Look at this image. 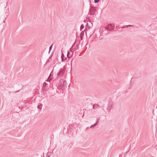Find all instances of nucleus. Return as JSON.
<instances>
[{
	"mask_svg": "<svg viewBox=\"0 0 157 157\" xmlns=\"http://www.w3.org/2000/svg\"><path fill=\"white\" fill-rule=\"evenodd\" d=\"M114 25L110 24L108 25V29L109 30H111L113 29Z\"/></svg>",
	"mask_w": 157,
	"mask_h": 157,
	"instance_id": "f257e3e1",
	"label": "nucleus"
},
{
	"mask_svg": "<svg viewBox=\"0 0 157 157\" xmlns=\"http://www.w3.org/2000/svg\"><path fill=\"white\" fill-rule=\"evenodd\" d=\"M52 153L51 152H48L46 155V157H49L52 155Z\"/></svg>",
	"mask_w": 157,
	"mask_h": 157,
	"instance_id": "f03ea898",
	"label": "nucleus"
},
{
	"mask_svg": "<svg viewBox=\"0 0 157 157\" xmlns=\"http://www.w3.org/2000/svg\"><path fill=\"white\" fill-rule=\"evenodd\" d=\"M97 124L96 123H95L94 124L91 125L90 126V128H92V127H94L95 126L97 125Z\"/></svg>",
	"mask_w": 157,
	"mask_h": 157,
	"instance_id": "7ed1b4c3",
	"label": "nucleus"
},
{
	"mask_svg": "<svg viewBox=\"0 0 157 157\" xmlns=\"http://www.w3.org/2000/svg\"><path fill=\"white\" fill-rule=\"evenodd\" d=\"M99 119H96V123H97H97L99 122Z\"/></svg>",
	"mask_w": 157,
	"mask_h": 157,
	"instance_id": "20e7f679",
	"label": "nucleus"
},
{
	"mask_svg": "<svg viewBox=\"0 0 157 157\" xmlns=\"http://www.w3.org/2000/svg\"><path fill=\"white\" fill-rule=\"evenodd\" d=\"M99 0H94L95 3H97L99 1Z\"/></svg>",
	"mask_w": 157,
	"mask_h": 157,
	"instance_id": "39448f33",
	"label": "nucleus"
},
{
	"mask_svg": "<svg viewBox=\"0 0 157 157\" xmlns=\"http://www.w3.org/2000/svg\"><path fill=\"white\" fill-rule=\"evenodd\" d=\"M83 26L82 25H81V29H82L83 28Z\"/></svg>",
	"mask_w": 157,
	"mask_h": 157,
	"instance_id": "423d86ee",
	"label": "nucleus"
},
{
	"mask_svg": "<svg viewBox=\"0 0 157 157\" xmlns=\"http://www.w3.org/2000/svg\"><path fill=\"white\" fill-rule=\"evenodd\" d=\"M37 108L38 109H40V108H39V105H38L37 106Z\"/></svg>",
	"mask_w": 157,
	"mask_h": 157,
	"instance_id": "0eeeda50",
	"label": "nucleus"
},
{
	"mask_svg": "<svg viewBox=\"0 0 157 157\" xmlns=\"http://www.w3.org/2000/svg\"><path fill=\"white\" fill-rule=\"evenodd\" d=\"M52 45L50 47V49L51 48H52Z\"/></svg>",
	"mask_w": 157,
	"mask_h": 157,
	"instance_id": "6e6552de",
	"label": "nucleus"
},
{
	"mask_svg": "<svg viewBox=\"0 0 157 157\" xmlns=\"http://www.w3.org/2000/svg\"><path fill=\"white\" fill-rule=\"evenodd\" d=\"M93 109H94V105H93Z\"/></svg>",
	"mask_w": 157,
	"mask_h": 157,
	"instance_id": "1a4fd4ad",
	"label": "nucleus"
},
{
	"mask_svg": "<svg viewBox=\"0 0 157 157\" xmlns=\"http://www.w3.org/2000/svg\"><path fill=\"white\" fill-rule=\"evenodd\" d=\"M64 83H66V82H63V84H64Z\"/></svg>",
	"mask_w": 157,
	"mask_h": 157,
	"instance_id": "9d476101",
	"label": "nucleus"
},
{
	"mask_svg": "<svg viewBox=\"0 0 157 157\" xmlns=\"http://www.w3.org/2000/svg\"><path fill=\"white\" fill-rule=\"evenodd\" d=\"M97 106H99V105H97Z\"/></svg>",
	"mask_w": 157,
	"mask_h": 157,
	"instance_id": "9b49d317",
	"label": "nucleus"
}]
</instances>
